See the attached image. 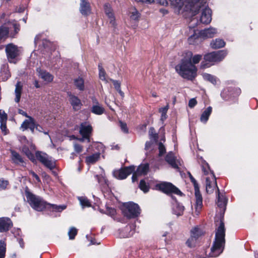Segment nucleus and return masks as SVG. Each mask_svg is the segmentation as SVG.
Listing matches in <instances>:
<instances>
[{
  "instance_id": "a878e982",
  "label": "nucleus",
  "mask_w": 258,
  "mask_h": 258,
  "mask_svg": "<svg viewBox=\"0 0 258 258\" xmlns=\"http://www.w3.org/2000/svg\"><path fill=\"white\" fill-rule=\"evenodd\" d=\"M212 111V107L209 106L202 113L200 117V120L203 123H206Z\"/></svg>"
},
{
  "instance_id": "3c124183",
  "label": "nucleus",
  "mask_w": 258,
  "mask_h": 258,
  "mask_svg": "<svg viewBox=\"0 0 258 258\" xmlns=\"http://www.w3.org/2000/svg\"><path fill=\"white\" fill-rule=\"evenodd\" d=\"M158 149L159 151V156H162L166 152L165 147L162 143H159Z\"/></svg>"
},
{
  "instance_id": "c85d7f7f",
  "label": "nucleus",
  "mask_w": 258,
  "mask_h": 258,
  "mask_svg": "<svg viewBox=\"0 0 258 258\" xmlns=\"http://www.w3.org/2000/svg\"><path fill=\"white\" fill-rule=\"evenodd\" d=\"M22 90V86L21 85V83L20 82H18L16 85V88L15 90V93L16 96L15 101L16 103H19L20 100Z\"/></svg>"
},
{
  "instance_id": "4d7b16f0",
  "label": "nucleus",
  "mask_w": 258,
  "mask_h": 258,
  "mask_svg": "<svg viewBox=\"0 0 258 258\" xmlns=\"http://www.w3.org/2000/svg\"><path fill=\"white\" fill-rule=\"evenodd\" d=\"M197 104V101L195 98H192L188 102V106L190 108H193Z\"/></svg>"
},
{
  "instance_id": "4be33fe9",
  "label": "nucleus",
  "mask_w": 258,
  "mask_h": 258,
  "mask_svg": "<svg viewBox=\"0 0 258 258\" xmlns=\"http://www.w3.org/2000/svg\"><path fill=\"white\" fill-rule=\"evenodd\" d=\"M135 224L126 226L123 231L122 236L123 238H126L133 236L135 232Z\"/></svg>"
},
{
  "instance_id": "58836bf2",
  "label": "nucleus",
  "mask_w": 258,
  "mask_h": 258,
  "mask_svg": "<svg viewBox=\"0 0 258 258\" xmlns=\"http://www.w3.org/2000/svg\"><path fill=\"white\" fill-rule=\"evenodd\" d=\"M75 86L80 90L84 89V82L82 78H79L75 80Z\"/></svg>"
},
{
  "instance_id": "2eb2a0df",
  "label": "nucleus",
  "mask_w": 258,
  "mask_h": 258,
  "mask_svg": "<svg viewBox=\"0 0 258 258\" xmlns=\"http://www.w3.org/2000/svg\"><path fill=\"white\" fill-rule=\"evenodd\" d=\"M12 222L8 218H0V232L8 231L12 226Z\"/></svg>"
},
{
  "instance_id": "c03bdc74",
  "label": "nucleus",
  "mask_w": 258,
  "mask_h": 258,
  "mask_svg": "<svg viewBox=\"0 0 258 258\" xmlns=\"http://www.w3.org/2000/svg\"><path fill=\"white\" fill-rule=\"evenodd\" d=\"M139 187L144 192H148L149 188V186L146 184V182L144 180H141L140 181Z\"/></svg>"
},
{
  "instance_id": "423d86ee",
  "label": "nucleus",
  "mask_w": 258,
  "mask_h": 258,
  "mask_svg": "<svg viewBox=\"0 0 258 258\" xmlns=\"http://www.w3.org/2000/svg\"><path fill=\"white\" fill-rule=\"evenodd\" d=\"M188 175L190 181L193 183L195 187L196 197V212H197V215H198L203 207V198L202 195L200 192L199 187L196 180L191 175L190 173L189 172Z\"/></svg>"
},
{
  "instance_id": "c756f323",
  "label": "nucleus",
  "mask_w": 258,
  "mask_h": 258,
  "mask_svg": "<svg viewBox=\"0 0 258 258\" xmlns=\"http://www.w3.org/2000/svg\"><path fill=\"white\" fill-rule=\"evenodd\" d=\"M225 42L223 39H216L211 42V46L214 49H218L224 47Z\"/></svg>"
},
{
  "instance_id": "338daca9",
  "label": "nucleus",
  "mask_w": 258,
  "mask_h": 258,
  "mask_svg": "<svg viewBox=\"0 0 258 258\" xmlns=\"http://www.w3.org/2000/svg\"><path fill=\"white\" fill-rule=\"evenodd\" d=\"M22 151L23 152L25 153V154L27 155H28V153H31L30 152V151L29 150L28 148H27V147L25 146L22 149Z\"/></svg>"
},
{
  "instance_id": "b1692460",
  "label": "nucleus",
  "mask_w": 258,
  "mask_h": 258,
  "mask_svg": "<svg viewBox=\"0 0 258 258\" xmlns=\"http://www.w3.org/2000/svg\"><path fill=\"white\" fill-rule=\"evenodd\" d=\"M93 105L92 107V112L97 115H101L104 113V109L101 106L96 99H93Z\"/></svg>"
},
{
  "instance_id": "2f4dec72",
  "label": "nucleus",
  "mask_w": 258,
  "mask_h": 258,
  "mask_svg": "<svg viewBox=\"0 0 258 258\" xmlns=\"http://www.w3.org/2000/svg\"><path fill=\"white\" fill-rule=\"evenodd\" d=\"M149 168L148 164H141L138 167L136 172L139 175H145L148 172Z\"/></svg>"
},
{
  "instance_id": "4c0bfd02",
  "label": "nucleus",
  "mask_w": 258,
  "mask_h": 258,
  "mask_svg": "<svg viewBox=\"0 0 258 258\" xmlns=\"http://www.w3.org/2000/svg\"><path fill=\"white\" fill-rule=\"evenodd\" d=\"M78 200L80 201V204L83 208L85 207H90L91 205L89 200L86 197H78Z\"/></svg>"
},
{
  "instance_id": "774afa93",
  "label": "nucleus",
  "mask_w": 258,
  "mask_h": 258,
  "mask_svg": "<svg viewBox=\"0 0 258 258\" xmlns=\"http://www.w3.org/2000/svg\"><path fill=\"white\" fill-rule=\"evenodd\" d=\"M139 175H138V174H137L136 172L133 174V175L132 176L133 182H135V181L137 180L138 176H139Z\"/></svg>"
},
{
  "instance_id": "e433bc0d",
  "label": "nucleus",
  "mask_w": 258,
  "mask_h": 258,
  "mask_svg": "<svg viewBox=\"0 0 258 258\" xmlns=\"http://www.w3.org/2000/svg\"><path fill=\"white\" fill-rule=\"evenodd\" d=\"M6 251V243L4 240H0V258H4Z\"/></svg>"
},
{
  "instance_id": "8fccbe9b",
  "label": "nucleus",
  "mask_w": 258,
  "mask_h": 258,
  "mask_svg": "<svg viewBox=\"0 0 258 258\" xmlns=\"http://www.w3.org/2000/svg\"><path fill=\"white\" fill-rule=\"evenodd\" d=\"M9 184V181L4 179H0V190L6 189Z\"/></svg>"
},
{
  "instance_id": "bf43d9fd",
  "label": "nucleus",
  "mask_w": 258,
  "mask_h": 258,
  "mask_svg": "<svg viewBox=\"0 0 258 258\" xmlns=\"http://www.w3.org/2000/svg\"><path fill=\"white\" fill-rule=\"evenodd\" d=\"M150 135L151 138H153L155 140H156L157 138V135L155 133H154V130L153 128H150Z\"/></svg>"
},
{
  "instance_id": "aec40b11",
  "label": "nucleus",
  "mask_w": 258,
  "mask_h": 258,
  "mask_svg": "<svg viewBox=\"0 0 258 258\" xmlns=\"http://www.w3.org/2000/svg\"><path fill=\"white\" fill-rule=\"evenodd\" d=\"M37 71L39 74V77L42 79L44 81L47 82H51L53 81V76L49 73L42 70L40 68L37 69Z\"/></svg>"
},
{
  "instance_id": "1a4fd4ad",
  "label": "nucleus",
  "mask_w": 258,
  "mask_h": 258,
  "mask_svg": "<svg viewBox=\"0 0 258 258\" xmlns=\"http://www.w3.org/2000/svg\"><path fill=\"white\" fill-rule=\"evenodd\" d=\"M135 170L133 166L125 167L119 170H116L113 172L114 176L118 179H123L128 175L132 173Z\"/></svg>"
},
{
  "instance_id": "72a5a7b5",
  "label": "nucleus",
  "mask_w": 258,
  "mask_h": 258,
  "mask_svg": "<svg viewBox=\"0 0 258 258\" xmlns=\"http://www.w3.org/2000/svg\"><path fill=\"white\" fill-rule=\"evenodd\" d=\"M95 177L98 180V183L103 186L104 188H106L108 186V181L105 176L103 175H96Z\"/></svg>"
},
{
  "instance_id": "9d476101",
  "label": "nucleus",
  "mask_w": 258,
  "mask_h": 258,
  "mask_svg": "<svg viewBox=\"0 0 258 258\" xmlns=\"http://www.w3.org/2000/svg\"><path fill=\"white\" fill-rule=\"evenodd\" d=\"M36 158L46 167L52 169L54 167V163L48 159L47 155L40 151L36 152Z\"/></svg>"
},
{
  "instance_id": "0eeeda50",
  "label": "nucleus",
  "mask_w": 258,
  "mask_h": 258,
  "mask_svg": "<svg viewBox=\"0 0 258 258\" xmlns=\"http://www.w3.org/2000/svg\"><path fill=\"white\" fill-rule=\"evenodd\" d=\"M159 189L166 194H174L181 196L182 192L175 186L170 182H164L158 185Z\"/></svg>"
},
{
  "instance_id": "a211bd4d",
  "label": "nucleus",
  "mask_w": 258,
  "mask_h": 258,
  "mask_svg": "<svg viewBox=\"0 0 258 258\" xmlns=\"http://www.w3.org/2000/svg\"><path fill=\"white\" fill-rule=\"evenodd\" d=\"M217 33V29L212 27L202 30L200 31V35L201 37H202L203 39H205L213 37Z\"/></svg>"
},
{
  "instance_id": "6ab92c4d",
  "label": "nucleus",
  "mask_w": 258,
  "mask_h": 258,
  "mask_svg": "<svg viewBox=\"0 0 258 258\" xmlns=\"http://www.w3.org/2000/svg\"><path fill=\"white\" fill-rule=\"evenodd\" d=\"M80 11L83 15H88L91 12V7L87 0H81Z\"/></svg>"
},
{
  "instance_id": "13d9d810",
  "label": "nucleus",
  "mask_w": 258,
  "mask_h": 258,
  "mask_svg": "<svg viewBox=\"0 0 258 258\" xmlns=\"http://www.w3.org/2000/svg\"><path fill=\"white\" fill-rule=\"evenodd\" d=\"M74 150L77 153H80L83 150V147L78 144H74Z\"/></svg>"
},
{
  "instance_id": "a19ab883",
  "label": "nucleus",
  "mask_w": 258,
  "mask_h": 258,
  "mask_svg": "<svg viewBox=\"0 0 258 258\" xmlns=\"http://www.w3.org/2000/svg\"><path fill=\"white\" fill-rule=\"evenodd\" d=\"M203 76L205 80L208 81L213 84H216V78L214 76L208 74H204Z\"/></svg>"
},
{
  "instance_id": "e2e57ef3",
  "label": "nucleus",
  "mask_w": 258,
  "mask_h": 258,
  "mask_svg": "<svg viewBox=\"0 0 258 258\" xmlns=\"http://www.w3.org/2000/svg\"><path fill=\"white\" fill-rule=\"evenodd\" d=\"M26 156L33 162H34L35 161V156L32 153H28V155H27Z\"/></svg>"
},
{
  "instance_id": "7ed1b4c3",
  "label": "nucleus",
  "mask_w": 258,
  "mask_h": 258,
  "mask_svg": "<svg viewBox=\"0 0 258 258\" xmlns=\"http://www.w3.org/2000/svg\"><path fill=\"white\" fill-rule=\"evenodd\" d=\"M175 70L182 78L188 80H192L197 75V69L190 60L182 59L175 67Z\"/></svg>"
},
{
  "instance_id": "680f3d73",
  "label": "nucleus",
  "mask_w": 258,
  "mask_h": 258,
  "mask_svg": "<svg viewBox=\"0 0 258 258\" xmlns=\"http://www.w3.org/2000/svg\"><path fill=\"white\" fill-rule=\"evenodd\" d=\"M157 3L162 6H167L168 3L167 0H157Z\"/></svg>"
},
{
  "instance_id": "473e14b6",
  "label": "nucleus",
  "mask_w": 258,
  "mask_h": 258,
  "mask_svg": "<svg viewBox=\"0 0 258 258\" xmlns=\"http://www.w3.org/2000/svg\"><path fill=\"white\" fill-rule=\"evenodd\" d=\"M141 14L135 8H132L130 10V17L131 19L135 21L139 20Z\"/></svg>"
},
{
  "instance_id": "ea45409f",
  "label": "nucleus",
  "mask_w": 258,
  "mask_h": 258,
  "mask_svg": "<svg viewBox=\"0 0 258 258\" xmlns=\"http://www.w3.org/2000/svg\"><path fill=\"white\" fill-rule=\"evenodd\" d=\"M201 235V231L198 227H195L190 231V236L198 239Z\"/></svg>"
},
{
  "instance_id": "6e6552de",
  "label": "nucleus",
  "mask_w": 258,
  "mask_h": 258,
  "mask_svg": "<svg viewBox=\"0 0 258 258\" xmlns=\"http://www.w3.org/2000/svg\"><path fill=\"white\" fill-rule=\"evenodd\" d=\"M227 53L225 50H220L217 52H212L206 54L204 59L206 61L211 62H219L222 60Z\"/></svg>"
},
{
  "instance_id": "20e7f679",
  "label": "nucleus",
  "mask_w": 258,
  "mask_h": 258,
  "mask_svg": "<svg viewBox=\"0 0 258 258\" xmlns=\"http://www.w3.org/2000/svg\"><path fill=\"white\" fill-rule=\"evenodd\" d=\"M27 200L31 207L37 211H42L47 207V203L42 198L28 190L25 191Z\"/></svg>"
},
{
  "instance_id": "dca6fc26",
  "label": "nucleus",
  "mask_w": 258,
  "mask_h": 258,
  "mask_svg": "<svg viewBox=\"0 0 258 258\" xmlns=\"http://www.w3.org/2000/svg\"><path fill=\"white\" fill-rule=\"evenodd\" d=\"M165 160L172 168L175 169L178 168V165L180 164V163L176 160L174 155L172 152H170L167 154L165 157Z\"/></svg>"
},
{
  "instance_id": "79ce46f5",
  "label": "nucleus",
  "mask_w": 258,
  "mask_h": 258,
  "mask_svg": "<svg viewBox=\"0 0 258 258\" xmlns=\"http://www.w3.org/2000/svg\"><path fill=\"white\" fill-rule=\"evenodd\" d=\"M197 240V239L190 236V237L187 240L186 244L190 248L194 247L196 246Z\"/></svg>"
},
{
  "instance_id": "5fc2aeb1",
  "label": "nucleus",
  "mask_w": 258,
  "mask_h": 258,
  "mask_svg": "<svg viewBox=\"0 0 258 258\" xmlns=\"http://www.w3.org/2000/svg\"><path fill=\"white\" fill-rule=\"evenodd\" d=\"M109 80L112 82L114 88L116 90H119L120 89V84L117 81L113 80L111 79H109Z\"/></svg>"
},
{
  "instance_id": "f257e3e1",
  "label": "nucleus",
  "mask_w": 258,
  "mask_h": 258,
  "mask_svg": "<svg viewBox=\"0 0 258 258\" xmlns=\"http://www.w3.org/2000/svg\"><path fill=\"white\" fill-rule=\"evenodd\" d=\"M217 206L220 215V223L216 232L215 241L211 248V252L209 253V256L211 257H217L223 251L225 243V229L223 216L226 210L227 200L224 195L220 194L219 188L217 189Z\"/></svg>"
},
{
  "instance_id": "c9c22d12",
  "label": "nucleus",
  "mask_w": 258,
  "mask_h": 258,
  "mask_svg": "<svg viewBox=\"0 0 258 258\" xmlns=\"http://www.w3.org/2000/svg\"><path fill=\"white\" fill-rule=\"evenodd\" d=\"M47 206H48V208L52 210V211L56 212H61L66 208V206L64 205L57 206L56 205L50 204L49 203H47Z\"/></svg>"
},
{
  "instance_id": "f8f14e48",
  "label": "nucleus",
  "mask_w": 258,
  "mask_h": 258,
  "mask_svg": "<svg viewBox=\"0 0 258 258\" xmlns=\"http://www.w3.org/2000/svg\"><path fill=\"white\" fill-rule=\"evenodd\" d=\"M6 51L9 59H14L19 55L17 46L13 44L7 45Z\"/></svg>"
},
{
  "instance_id": "864d4df0",
  "label": "nucleus",
  "mask_w": 258,
  "mask_h": 258,
  "mask_svg": "<svg viewBox=\"0 0 258 258\" xmlns=\"http://www.w3.org/2000/svg\"><path fill=\"white\" fill-rule=\"evenodd\" d=\"M119 124L121 130L125 133H128V128L126 124L122 121H119Z\"/></svg>"
},
{
  "instance_id": "5701e85b",
  "label": "nucleus",
  "mask_w": 258,
  "mask_h": 258,
  "mask_svg": "<svg viewBox=\"0 0 258 258\" xmlns=\"http://www.w3.org/2000/svg\"><path fill=\"white\" fill-rule=\"evenodd\" d=\"M100 158L99 152L95 153L92 155L87 156L85 159V162L87 165H92L97 162Z\"/></svg>"
},
{
  "instance_id": "9b49d317",
  "label": "nucleus",
  "mask_w": 258,
  "mask_h": 258,
  "mask_svg": "<svg viewBox=\"0 0 258 258\" xmlns=\"http://www.w3.org/2000/svg\"><path fill=\"white\" fill-rule=\"evenodd\" d=\"M206 191L208 193H212L214 191L215 187L218 188L216 178L213 173L209 174V176L206 177Z\"/></svg>"
},
{
  "instance_id": "37998d69",
  "label": "nucleus",
  "mask_w": 258,
  "mask_h": 258,
  "mask_svg": "<svg viewBox=\"0 0 258 258\" xmlns=\"http://www.w3.org/2000/svg\"><path fill=\"white\" fill-rule=\"evenodd\" d=\"M99 67V75L100 79L102 81H104L105 83H108V79L106 78V73H105L104 70L102 67Z\"/></svg>"
},
{
  "instance_id": "ddd939ff",
  "label": "nucleus",
  "mask_w": 258,
  "mask_h": 258,
  "mask_svg": "<svg viewBox=\"0 0 258 258\" xmlns=\"http://www.w3.org/2000/svg\"><path fill=\"white\" fill-rule=\"evenodd\" d=\"M92 131V127L91 125L89 124H85L84 123H82L80 127V134L84 138H85L87 140L88 142H90V137L91 135Z\"/></svg>"
},
{
  "instance_id": "de8ad7c7",
  "label": "nucleus",
  "mask_w": 258,
  "mask_h": 258,
  "mask_svg": "<svg viewBox=\"0 0 258 258\" xmlns=\"http://www.w3.org/2000/svg\"><path fill=\"white\" fill-rule=\"evenodd\" d=\"M202 171L204 173L205 175H209L210 172V174L212 173L210 169L209 165L206 163L202 165Z\"/></svg>"
},
{
  "instance_id": "f3484780",
  "label": "nucleus",
  "mask_w": 258,
  "mask_h": 258,
  "mask_svg": "<svg viewBox=\"0 0 258 258\" xmlns=\"http://www.w3.org/2000/svg\"><path fill=\"white\" fill-rule=\"evenodd\" d=\"M69 101L75 111H78L81 109L82 104L81 100L77 96L70 94Z\"/></svg>"
},
{
  "instance_id": "a18cd8bd",
  "label": "nucleus",
  "mask_w": 258,
  "mask_h": 258,
  "mask_svg": "<svg viewBox=\"0 0 258 258\" xmlns=\"http://www.w3.org/2000/svg\"><path fill=\"white\" fill-rule=\"evenodd\" d=\"M78 232L77 229L75 227H71L69 231L68 235L70 239H74Z\"/></svg>"
},
{
  "instance_id": "09e8293b",
  "label": "nucleus",
  "mask_w": 258,
  "mask_h": 258,
  "mask_svg": "<svg viewBox=\"0 0 258 258\" xmlns=\"http://www.w3.org/2000/svg\"><path fill=\"white\" fill-rule=\"evenodd\" d=\"M8 119L7 114L4 110L0 109V121L4 122L7 121Z\"/></svg>"
},
{
  "instance_id": "49530a36",
  "label": "nucleus",
  "mask_w": 258,
  "mask_h": 258,
  "mask_svg": "<svg viewBox=\"0 0 258 258\" xmlns=\"http://www.w3.org/2000/svg\"><path fill=\"white\" fill-rule=\"evenodd\" d=\"M168 109V105H167L166 106L164 107H162L159 109V111L161 113V119L162 120H164L166 118V113Z\"/></svg>"
},
{
  "instance_id": "4468645a",
  "label": "nucleus",
  "mask_w": 258,
  "mask_h": 258,
  "mask_svg": "<svg viewBox=\"0 0 258 258\" xmlns=\"http://www.w3.org/2000/svg\"><path fill=\"white\" fill-rule=\"evenodd\" d=\"M28 119H25L21 124V128L23 131L29 128L32 133H34L36 123L33 118L30 116Z\"/></svg>"
},
{
  "instance_id": "603ef678",
  "label": "nucleus",
  "mask_w": 258,
  "mask_h": 258,
  "mask_svg": "<svg viewBox=\"0 0 258 258\" xmlns=\"http://www.w3.org/2000/svg\"><path fill=\"white\" fill-rule=\"evenodd\" d=\"M202 58V55L200 54L195 55L192 57V62L194 64H197L199 62Z\"/></svg>"
},
{
  "instance_id": "393cba45",
  "label": "nucleus",
  "mask_w": 258,
  "mask_h": 258,
  "mask_svg": "<svg viewBox=\"0 0 258 258\" xmlns=\"http://www.w3.org/2000/svg\"><path fill=\"white\" fill-rule=\"evenodd\" d=\"M171 6L177 12L179 13V11L182 8L184 5L183 0H169Z\"/></svg>"
},
{
  "instance_id": "052dcab7",
  "label": "nucleus",
  "mask_w": 258,
  "mask_h": 258,
  "mask_svg": "<svg viewBox=\"0 0 258 258\" xmlns=\"http://www.w3.org/2000/svg\"><path fill=\"white\" fill-rule=\"evenodd\" d=\"M29 173L33 177H34L37 180L38 182L40 181V179L39 176L34 171H30Z\"/></svg>"
},
{
  "instance_id": "bb28decb",
  "label": "nucleus",
  "mask_w": 258,
  "mask_h": 258,
  "mask_svg": "<svg viewBox=\"0 0 258 258\" xmlns=\"http://www.w3.org/2000/svg\"><path fill=\"white\" fill-rule=\"evenodd\" d=\"M202 37H201L200 32L199 34L194 33L188 38V42L189 44H197L201 41Z\"/></svg>"
},
{
  "instance_id": "f03ea898",
  "label": "nucleus",
  "mask_w": 258,
  "mask_h": 258,
  "mask_svg": "<svg viewBox=\"0 0 258 258\" xmlns=\"http://www.w3.org/2000/svg\"><path fill=\"white\" fill-rule=\"evenodd\" d=\"M185 9L189 11L194 16L202 11L200 21L203 24H208L212 20V11L207 8L203 0H186Z\"/></svg>"
},
{
  "instance_id": "69168bd1",
  "label": "nucleus",
  "mask_w": 258,
  "mask_h": 258,
  "mask_svg": "<svg viewBox=\"0 0 258 258\" xmlns=\"http://www.w3.org/2000/svg\"><path fill=\"white\" fill-rule=\"evenodd\" d=\"M18 113L27 118L30 117V116L28 115L27 113L25 111L21 109H18Z\"/></svg>"
},
{
  "instance_id": "412c9836",
  "label": "nucleus",
  "mask_w": 258,
  "mask_h": 258,
  "mask_svg": "<svg viewBox=\"0 0 258 258\" xmlns=\"http://www.w3.org/2000/svg\"><path fill=\"white\" fill-rule=\"evenodd\" d=\"M104 9L105 14L110 20V23L114 26L115 25V18L110 5L106 4L104 6Z\"/></svg>"
},
{
  "instance_id": "7c9ffc66",
  "label": "nucleus",
  "mask_w": 258,
  "mask_h": 258,
  "mask_svg": "<svg viewBox=\"0 0 258 258\" xmlns=\"http://www.w3.org/2000/svg\"><path fill=\"white\" fill-rule=\"evenodd\" d=\"M184 210V207L179 203H176L173 208V213L177 216L183 215Z\"/></svg>"
},
{
  "instance_id": "6e6d98bb",
  "label": "nucleus",
  "mask_w": 258,
  "mask_h": 258,
  "mask_svg": "<svg viewBox=\"0 0 258 258\" xmlns=\"http://www.w3.org/2000/svg\"><path fill=\"white\" fill-rule=\"evenodd\" d=\"M7 121L1 122V128L3 132H4V135L7 134V126H6Z\"/></svg>"
},
{
  "instance_id": "f704fd0d",
  "label": "nucleus",
  "mask_w": 258,
  "mask_h": 258,
  "mask_svg": "<svg viewBox=\"0 0 258 258\" xmlns=\"http://www.w3.org/2000/svg\"><path fill=\"white\" fill-rule=\"evenodd\" d=\"M9 28L5 26L0 27V40L6 39L8 37Z\"/></svg>"
},
{
  "instance_id": "39448f33",
  "label": "nucleus",
  "mask_w": 258,
  "mask_h": 258,
  "mask_svg": "<svg viewBox=\"0 0 258 258\" xmlns=\"http://www.w3.org/2000/svg\"><path fill=\"white\" fill-rule=\"evenodd\" d=\"M122 212L124 216L128 218H135L140 215V209L137 204L129 203L124 205Z\"/></svg>"
},
{
  "instance_id": "cd10ccee",
  "label": "nucleus",
  "mask_w": 258,
  "mask_h": 258,
  "mask_svg": "<svg viewBox=\"0 0 258 258\" xmlns=\"http://www.w3.org/2000/svg\"><path fill=\"white\" fill-rule=\"evenodd\" d=\"M12 160L16 164H20L24 163V160L21 156L15 151H11Z\"/></svg>"
},
{
  "instance_id": "0e129e2a",
  "label": "nucleus",
  "mask_w": 258,
  "mask_h": 258,
  "mask_svg": "<svg viewBox=\"0 0 258 258\" xmlns=\"http://www.w3.org/2000/svg\"><path fill=\"white\" fill-rule=\"evenodd\" d=\"M137 2L145 3L148 4H152L154 2V0H136Z\"/></svg>"
}]
</instances>
